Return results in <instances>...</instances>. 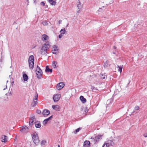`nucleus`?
Masks as SVG:
<instances>
[{"mask_svg":"<svg viewBox=\"0 0 147 147\" xmlns=\"http://www.w3.org/2000/svg\"><path fill=\"white\" fill-rule=\"evenodd\" d=\"M80 129V128H79L77 129H76V130L75 132V133L76 134L78 132Z\"/></svg>","mask_w":147,"mask_h":147,"instance_id":"obj_36","label":"nucleus"},{"mask_svg":"<svg viewBox=\"0 0 147 147\" xmlns=\"http://www.w3.org/2000/svg\"><path fill=\"white\" fill-rule=\"evenodd\" d=\"M42 39L43 41L48 40L49 39V36L45 34H43L42 36Z\"/></svg>","mask_w":147,"mask_h":147,"instance_id":"obj_17","label":"nucleus"},{"mask_svg":"<svg viewBox=\"0 0 147 147\" xmlns=\"http://www.w3.org/2000/svg\"><path fill=\"white\" fill-rule=\"evenodd\" d=\"M144 136L145 137H147V134H145L144 135Z\"/></svg>","mask_w":147,"mask_h":147,"instance_id":"obj_44","label":"nucleus"},{"mask_svg":"<svg viewBox=\"0 0 147 147\" xmlns=\"http://www.w3.org/2000/svg\"><path fill=\"white\" fill-rule=\"evenodd\" d=\"M42 114L44 117H46L50 114V111L47 109H45L42 112Z\"/></svg>","mask_w":147,"mask_h":147,"instance_id":"obj_15","label":"nucleus"},{"mask_svg":"<svg viewBox=\"0 0 147 147\" xmlns=\"http://www.w3.org/2000/svg\"><path fill=\"white\" fill-rule=\"evenodd\" d=\"M11 75H9V78H11Z\"/></svg>","mask_w":147,"mask_h":147,"instance_id":"obj_45","label":"nucleus"},{"mask_svg":"<svg viewBox=\"0 0 147 147\" xmlns=\"http://www.w3.org/2000/svg\"><path fill=\"white\" fill-rule=\"evenodd\" d=\"M8 82V80H7V83Z\"/></svg>","mask_w":147,"mask_h":147,"instance_id":"obj_47","label":"nucleus"},{"mask_svg":"<svg viewBox=\"0 0 147 147\" xmlns=\"http://www.w3.org/2000/svg\"><path fill=\"white\" fill-rule=\"evenodd\" d=\"M58 147H60V145H58Z\"/></svg>","mask_w":147,"mask_h":147,"instance_id":"obj_46","label":"nucleus"},{"mask_svg":"<svg viewBox=\"0 0 147 147\" xmlns=\"http://www.w3.org/2000/svg\"><path fill=\"white\" fill-rule=\"evenodd\" d=\"M61 95L60 94H55L53 96V99L55 102L57 101L61 97Z\"/></svg>","mask_w":147,"mask_h":147,"instance_id":"obj_10","label":"nucleus"},{"mask_svg":"<svg viewBox=\"0 0 147 147\" xmlns=\"http://www.w3.org/2000/svg\"><path fill=\"white\" fill-rule=\"evenodd\" d=\"M36 113L38 114H40L41 113V111L40 110H37L36 111Z\"/></svg>","mask_w":147,"mask_h":147,"instance_id":"obj_38","label":"nucleus"},{"mask_svg":"<svg viewBox=\"0 0 147 147\" xmlns=\"http://www.w3.org/2000/svg\"><path fill=\"white\" fill-rule=\"evenodd\" d=\"M36 122V121L35 120H31L30 119L29 122V125L30 126H32L33 124L34 123H35V122Z\"/></svg>","mask_w":147,"mask_h":147,"instance_id":"obj_24","label":"nucleus"},{"mask_svg":"<svg viewBox=\"0 0 147 147\" xmlns=\"http://www.w3.org/2000/svg\"><path fill=\"white\" fill-rule=\"evenodd\" d=\"M102 9L101 8H100L97 11V12L98 13V12L99 11H102Z\"/></svg>","mask_w":147,"mask_h":147,"instance_id":"obj_42","label":"nucleus"},{"mask_svg":"<svg viewBox=\"0 0 147 147\" xmlns=\"http://www.w3.org/2000/svg\"><path fill=\"white\" fill-rule=\"evenodd\" d=\"M45 3L44 2H42L41 3H40V5H42L43 6H44L45 5Z\"/></svg>","mask_w":147,"mask_h":147,"instance_id":"obj_40","label":"nucleus"},{"mask_svg":"<svg viewBox=\"0 0 147 147\" xmlns=\"http://www.w3.org/2000/svg\"><path fill=\"white\" fill-rule=\"evenodd\" d=\"M134 112V111H133V112Z\"/></svg>","mask_w":147,"mask_h":147,"instance_id":"obj_48","label":"nucleus"},{"mask_svg":"<svg viewBox=\"0 0 147 147\" xmlns=\"http://www.w3.org/2000/svg\"><path fill=\"white\" fill-rule=\"evenodd\" d=\"M117 68H118V71L120 72V73H121L122 71V66H119L118 65L117 66Z\"/></svg>","mask_w":147,"mask_h":147,"instance_id":"obj_28","label":"nucleus"},{"mask_svg":"<svg viewBox=\"0 0 147 147\" xmlns=\"http://www.w3.org/2000/svg\"><path fill=\"white\" fill-rule=\"evenodd\" d=\"M139 109V107L138 106H136L135 107V108L134 110H138Z\"/></svg>","mask_w":147,"mask_h":147,"instance_id":"obj_34","label":"nucleus"},{"mask_svg":"<svg viewBox=\"0 0 147 147\" xmlns=\"http://www.w3.org/2000/svg\"><path fill=\"white\" fill-rule=\"evenodd\" d=\"M63 35L61 34H60L59 35V38H61L63 36Z\"/></svg>","mask_w":147,"mask_h":147,"instance_id":"obj_37","label":"nucleus"},{"mask_svg":"<svg viewBox=\"0 0 147 147\" xmlns=\"http://www.w3.org/2000/svg\"><path fill=\"white\" fill-rule=\"evenodd\" d=\"M42 71L40 67L37 66V68L36 69V74L37 77L39 79H40L42 76Z\"/></svg>","mask_w":147,"mask_h":147,"instance_id":"obj_5","label":"nucleus"},{"mask_svg":"<svg viewBox=\"0 0 147 147\" xmlns=\"http://www.w3.org/2000/svg\"><path fill=\"white\" fill-rule=\"evenodd\" d=\"M53 118L52 116L49 117L48 118L45 119L43 121L42 123L43 125L47 124L49 121L52 119Z\"/></svg>","mask_w":147,"mask_h":147,"instance_id":"obj_13","label":"nucleus"},{"mask_svg":"<svg viewBox=\"0 0 147 147\" xmlns=\"http://www.w3.org/2000/svg\"><path fill=\"white\" fill-rule=\"evenodd\" d=\"M92 90L93 91H94L96 90V89L95 87H93L92 88Z\"/></svg>","mask_w":147,"mask_h":147,"instance_id":"obj_41","label":"nucleus"},{"mask_svg":"<svg viewBox=\"0 0 147 147\" xmlns=\"http://www.w3.org/2000/svg\"><path fill=\"white\" fill-rule=\"evenodd\" d=\"M114 145L113 142L112 140H108L104 144L102 147H113Z\"/></svg>","mask_w":147,"mask_h":147,"instance_id":"obj_4","label":"nucleus"},{"mask_svg":"<svg viewBox=\"0 0 147 147\" xmlns=\"http://www.w3.org/2000/svg\"><path fill=\"white\" fill-rule=\"evenodd\" d=\"M52 108L56 111H59L60 109V107L58 105H53L52 106Z\"/></svg>","mask_w":147,"mask_h":147,"instance_id":"obj_20","label":"nucleus"},{"mask_svg":"<svg viewBox=\"0 0 147 147\" xmlns=\"http://www.w3.org/2000/svg\"><path fill=\"white\" fill-rule=\"evenodd\" d=\"M108 63L107 61H106V62L105 63V66L107 67L108 65Z\"/></svg>","mask_w":147,"mask_h":147,"instance_id":"obj_39","label":"nucleus"},{"mask_svg":"<svg viewBox=\"0 0 147 147\" xmlns=\"http://www.w3.org/2000/svg\"><path fill=\"white\" fill-rule=\"evenodd\" d=\"M101 137L102 136L100 135H98L94 138H91L90 139L92 140V142H93L94 144H95L96 142L101 139Z\"/></svg>","mask_w":147,"mask_h":147,"instance_id":"obj_6","label":"nucleus"},{"mask_svg":"<svg viewBox=\"0 0 147 147\" xmlns=\"http://www.w3.org/2000/svg\"><path fill=\"white\" fill-rule=\"evenodd\" d=\"M61 23V20H59L58 22V23L59 24H60Z\"/></svg>","mask_w":147,"mask_h":147,"instance_id":"obj_43","label":"nucleus"},{"mask_svg":"<svg viewBox=\"0 0 147 147\" xmlns=\"http://www.w3.org/2000/svg\"><path fill=\"white\" fill-rule=\"evenodd\" d=\"M35 98L34 99V100L33 102H32V106L33 107L35 106L37 104V97H38V95L37 94L35 96Z\"/></svg>","mask_w":147,"mask_h":147,"instance_id":"obj_12","label":"nucleus"},{"mask_svg":"<svg viewBox=\"0 0 147 147\" xmlns=\"http://www.w3.org/2000/svg\"><path fill=\"white\" fill-rule=\"evenodd\" d=\"M90 142L89 141H85L83 144V147H90Z\"/></svg>","mask_w":147,"mask_h":147,"instance_id":"obj_16","label":"nucleus"},{"mask_svg":"<svg viewBox=\"0 0 147 147\" xmlns=\"http://www.w3.org/2000/svg\"><path fill=\"white\" fill-rule=\"evenodd\" d=\"M22 76L24 81L25 82L27 81L28 79V77L27 75L24 73V72H23Z\"/></svg>","mask_w":147,"mask_h":147,"instance_id":"obj_18","label":"nucleus"},{"mask_svg":"<svg viewBox=\"0 0 147 147\" xmlns=\"http://www.w3.org/2000/svg\"><path fill=\"white\" fill-rule=\"evenodd\" d=\"M29 130L28 128L26 126L22 127L20 130V131L24 133H26Z\"/></svg>","mask_w":147,"mask_h":147,"instance_id":"obj_8","label":"nucleus"},{"mask_svg":"<svg viewBox=\"0 0 147 147\" xmlns=\"http://www.w3.org/2000/svg\"><path fill=\"white\" fill-rule=\"evenodd\" d=\"M59 48L56 45H54L52 49V52L54 54H57L58 53Z\"/></svg>","mask_w":147,"mask_h":147,"instance_id":"obj_7","label":"nucleus"},{"mask_svg":"<svg viewBox=\"0 0 147 147\" xmlns=\"http://www.w3.org/2000/svg\"><path fill=\"white\" fill-rule=\"evenodd\" d=\"M28 62L30 68L32 69L34 65V59L33 56H30L28 59Z\"/></svg>","mask_w":147,"mask_h":147,"instance_id":"obj_3","label":"nucleus"},{"mask_svg":"<svg viewBox=\"0 0 147 147\" xmlns=\"http://www.w3.org/2000/svg\"><path fill=\"white\" fill-rule=\"evenodd\" d=\"M42 24L43 26H47L48 24L47 22L46 21H44L42 22Z\"/></svg>","mask_w":147,"mask_h":147,"instance_id":"obj_30","label":"nucleus"},{"mask_svg":"<svg viewBox=\"0 0 147 147\" xmlns=\"http://www.w3.org/2000/svg\"><path fill=\"white\" fill-rule=\"evenodd\" d=\"M52 69L49 68L48 66H47L46 67L45 69V71L46 72H49L51 73L52 72Z\"/></svg>","mask_w":147,"mask_h":147,"instance_id":"obj_26","label":"nucleus"},{"mask_svg":"<svg viewBox=\"0 0 147 147\" xmlns=\"http://www.w3.org/2000/svg\"><path fill=\"white\" fill-rule=\"evenodd\" d=\"M1 97L0 98V99H1Z\"/></svg>","mask_w":147,"mask_h":147,"instance_id":"obj_49","label":"nucleus"},{"mask_svg":"<svg viewBox=\"0 0 147 147\" xmlns=\"http://www.w3.org/2000/svg\"><path fill=\"white\" fill-rule=\"evenodd\" d=\"M2 88L3 89V90H5L7 88V86L6 85L5 86H3L2 87Z\"/></svg>","mask_w":147,"mask_h":147,"instance_id":"obj_33","label":"nucleus"},{"mask_svg":"<svg viewBox=\"0 0 147 147\" xmlns=\"http://www.w3.org/2000/svg\"><path fill=\"white\" fill-rule=\"evenodd\" d=\"M77 8V13H79L80 12V10H81L82 8V5L79 1L78 2Z\"/></svg>","mask_w":147,"mask_h":147,"instance_id":"obj_9","label":"nucleus"},{"mask_svg":"<svg viewBox=\"0 0 147 147\" xmlns=\"http://www.w3.org/2000/svg\"><path fill=\"white\" fill-rule=\"evenodd\" d=\"M51 46L50 43L49 41H47L44 44L40 50L41 54L42 55H46L47 53V50Z\"/></svg>","mask_w":147,"mask_h":147,"instance_id":"obj_1","label":"nucleus"},{"mask_svg":"<svg viewBox=\"0 0 147 147\" xmlns=\"http://www.w3.org/2000/svg\"><path fill=\"white\" fill-rule=\"evenodd\" d=\"M80 98L81 101L84 103L86 102V99L84 98L83 96H81L80 97Z\"/></svg>","mask_w":147,"mask_h":147,"instance_id":"obj_23","label":"nucleus"},{"mask_svg":"<svg viewBox=\"0 0 147 147\" xmlns=\"http://www.w3.org/2000/svg\"><path fill=\"white\" fill-rule=\"evenodd\" d=\"M5 95L7 96H12V93L11 90L10 91V90H9L8 92L7 93H6L5 94Z\"/></svg>","mask_w":147,"mask_h":147,"instance_id":"obj_25","label":"nucleus"},{"mask_svg":"<svg viewBox=\"0 0 147 147\" xmlns=\"http://www.w3.org/2000/svg\"><path fill=\"white\" fill-rule=\"evenodd\" d=\"M101 78L102 79H105V78H107V76L105 74H102Z\"/></svg>","mask_w":147,"mask_h":147,"instance_id":"obj_31","label":"nucleus"},{"mask_svg":"<svg viewBox=\"0 0 147 147\" xmlns=\"http://www.w3.org/2000/svg\"><path fill=\"white\" fill-rule=\"evenodd\" d=\"M84 111L86 113H87L88 112V110L87 107H86L84 108Z\"/></svg>","mask_w":147,"mask_h":147,"instance_id":"obj_35","label":"nucleus"},{"mask_svg":"<svg viewBox=\"0 0 147 147\" xmlns=\"http://www.w3.org/2000/svg\"><path fill=\"white\" fill-rule=\"evenodd\" d=\"M66 32V30L65 28L61 29L60 31L59 32L60 34L63 35Z\"/></svg>","mask_w":147,"mask_h":147,"instance_id":"obj_27","label":"nucleus"},{"mask_svg":"<svg viewBox=\"0 0 147 147\" xmlns=\"http://www.w3.org/2000/svg\"><path fill=\"white\" fill-rule=\"evenodd\" d=\"M47 143V141L45 140H42L41 142V146H44Z\"/></svg>","mask_w":147,"mask_h":147,"instance_id":"obj_29","label":"nucleus"},{"mask_svg":"<svg viewBox=\"0 0 147 147\" xmlns=\"http://www.w3.org/2000/svg\"><path fill=\"white\" fill-rule=\"evenodd\" d=\"M32 138L34 143L36 145H37L39 142L38 134L36 132L33 133Z\"/></svg>","mask_w":147,"mask_h":147,"instance_id":"obj_2","label":"nucleus"},{"mask_svg":"<svg viewBox=\"0 0 147 147\" xmlns=\"http://www.w3.org/2000/svg\"><path fill=\"white\" fill-rule=\"evenodd\" d=\"M30 119H31V120H35L36 121V120L35 118V117L34 116H33L32 117H31L30 118Z\"/></svg>","mask_w":147,"mask_h":147,"instance_id":"obj_32","label":"nucleus"},{"mask_svg":"<svg viewBox=\"0 0 147 147\" xmlns=\"http://www.w3.org/2000/svg\"><path fill=\"white\" fill-rule=\"evenodd\" d=\"M58 67L57 63L56 61H53L52 63V67L53 68H55Z\"/></svg>","mask_w":147,"mask_h":147,"instance_id":"obj_19","label":"nucleus"},{"mask_svg":"<svg viewBox=\"0 0 147 147\" xmlns=\"http://www.w3.org/2000/svg\"><path fill=\"white\" fill-rule=\"evenodd\" d=\"M35 126L36 128H40L41 127V125L39 121H36L35 123Z\"/></svg>","mask_w":147,"mask_h":147,"instance_id":"obj_22","label":"nucleus"},{"mask_svg":"<svg viewBox=\"0 0 147 147\" xmlns=\"http://www.w3.org/2000/svg\"><path fill=\"white\" fill-rule=\"evenodd\" d=\"M49 3L52 5H55L56 4V2L55 0H48Z\"/></svg>","mask_w":147,"mask_h":147,"instance_id":"obj_21","label":"nucleus"},{"mask_svg":"<svg viewBox=\"0 0 147 147\" xmlns=\"http://www.w3.org/2000/svg\"><path fill=\"white\" fill-rule=\"evenodd\" d=\"M64 85H65L63 82L59 83L57 84V88L58 90H60L64 87Z\"/></svg>","mask_w":147,"mask_h":147,"instance_id":"obj_11","label":"nucleus"},{"mask_svg":"<svg viewBox=\"0 0 147 147\" xmlns=\"http://www.w3.org/2000/svg\"><path fill=\"white\" fill-rule=\"evenodd\" d=\"M7 137L5 135H3L1 138V140L2 142L5 143L7 142Z\"/></svg>","mask_w":147,"mask_h":147,"instance_id":"obj_14","label":"nucleus"}]
</instances>
